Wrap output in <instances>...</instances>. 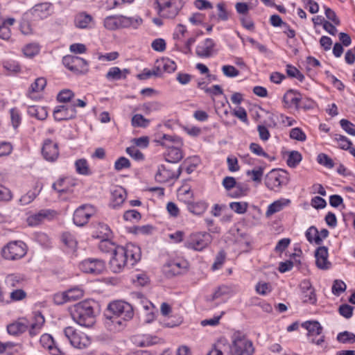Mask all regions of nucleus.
<instances>
[{"mask_svg": "<svg viewBox=\"0 0 355 355\" xmlns=\"http://www.w3.org/2000/svg\"><path fill=\"white\" fill-rule=\"evenodd\" d=\"M37 196V193L33 191H28L27 193L21 197L19 202L21 205H26L31 203Z\"/></svg>", "mask_w": 355, "mask_h": 355, "instance_id": "62", "label": "nucleus"}, {"mask_svg": "<svg viewBox=\"0 0 355 355\" xmlns=\"http://www.w3.org/2000/svg\"><path fill=\"white\" fill-rule=\"evenodd\" d=\"M119 16L121 28H127L132 27L135 29H137L143 22V19L139 16L132 17H126L124 15Z\"/></svg>", "mask_w": 355, "mask_h": 355, "instance_id": "22", "label": "nucleus"}, {"mask_svg": "<svg viewBox=\"0 0 355 355\" xmlns=\"http://www.w3.org/2000/svg\"><path fill=\"white\" fill-rule=\"evenodd\" d=\"M99 249L105 252H111L113 253L114 250L116 249L114 243L111 242L107 238L103 239L99 244Z\"/></svg>", "mask_w": 355, "mask_h": 355, "instance_id": "46", "label": "nucleus"}, {"mask_svg": "<svg viewBox=\"0 0 355 355\" xmlns=\"http://www.w3.org/2000/svg\"><path fill=\"white\" fill-rule=\"evenodd\" d=\"M181 146H182L174 145L168 148V150L166 160L168 164H171V163H177L182 159L183 155L180 148Z\"/></svg>", "mask_w": 355, "mask_h": 355, "instance_id": "25", "label": "nucleus"}, {"mask_svg": "<svg viewBox=\"0 0 355 355\" xmlns=\"http://www.w3.org/2000/svg\"><path fill=\"white\" fill-rule=\"evenodd\" d=\"M215 43L213 40L207 38L197 46L196 53L200 58H209L211 55Z\"/></svg>", "mask_w": 355, "mask_h": 355, "instance_id": "19", "label": "nucleus"}, {"mask_svg": "<svg viewBox=\"0 0 355 355\" xmlns=\"http://www.w3.org/2000/svg\"><path fill=\"white\" fill-rule=\"evenodd\" d=\"M141 259L140 248L133 243L116 246L110 261V267L114 272H119L125 266H133Z\"/></svg>", "mask_w": 355, "mask_h": 355, "instance_id": "1", "label": "nucleus"}, {"mask_svg": "<svg viewBox=\"0 0 355 355\" xmlns=\"http://www.w3.org/2000/svg\"><path fill=\"white\" fill-rule=\"evenodd\" d=\"M225 259V252L223 250L220 251L216 255L214 263L212 265V270L219 269L223 264Z\"/></svg>", "mask_w": 355, "mask_h": 355, "instance_id": "58", "label": "nucleus"}, {"mask_svg": "<svg viewBox=\"0 0 355 355\" xmlns=\"http://www.w3.org/2000/svg\"><path fill=\"white\" fill-rule=\"evenodd\" d=\"M285 205L286 202H283L282 200L275 201L268 206L266 212V217H270L272 214L280 211Z\"/></svg>", "mask_w": 355, "mask_h": 355, "instance_id": "41", "label": "nucleus"}, {"mask_svg": "<svg viewBox=\"0 0 355 355\" xmlns=\"http://www.w3.org/2000/svg\"><path fill=\"white\" fill-rule=\"evenodd\" d=\"M53 12L52 3L43 2L35 5L27 14L31 15L34 20H39L47 18Z\"/></svg>", "mask_w": 355, "mask_h": 355, "instance_id": "13", "label": "nucleus"}, {"mask_svg": "<svg viewBox=\"0 0 355 355\" xmlns=\"http://www.w3.org/2000/svg\"><path fill=\"white\" fill-rule=\"evenodd\" d=\"M46 85V81L44 78H37L33 83L31 84L29 89L28 94L30 97L33 98L34 93H37L42 91Z\"/></svg>", "mask_w": 355, "mask_h": 355, "instance_id": "30", "label": "nucleus"}, {"mask_svg": "<svg viewBox=\"0 0 355 355\" xmlns=\"http://www.w3.org/2000/svg\"><path fill=\"white\" fill-rule=\"evenodd\" d=\"M69 302L80 299L84 295V290L80 286H76L67 291Z\"/></svg>", "mask_w": 355, "mask_h": 355, "instance_id": "34", "label": "nucleus"}, {"mask_svg": "<svg viewBox=\"0 0 355 355\" xmlns=\"http://www.w3.org/2000/svg\"><path fill=\"white\" fill-rule=\"evenodd\" d=\"M128 73V69H124L121 71L119 67H113L109 69L105 77L109 80H118L125 79Z\"/></svg>", "mask_w": 355, "mask_h": 355, "instance_id": "27", "label": "nucleus"}, {"mask_svg": "<svg viewBox=\"0 0 355 355\" xmlns=\"http://www.w3.org/2000/svg\"><path fill=\"white\" fill-rule=\"evenodd\" d=\"M44 316L40 312L35 313L33 320L31 322L15 321L7 326V331L10 335L19 336L25 332L28 328V334L31 338L37 336L41 332L44 324Z\"/></svg>", "mask_w": 355, "mask_h": 355, "instance_id": "3", "label": "nucleus"}, {"mask_svg": "<svg viewBox=\"0 0 355 355\" xmlns=\"http://www.w3.org/2000/svg\"><path fill=\"white\" fill-rule=\"evenodd\" d=\"M98 305L92 300H86L73 305L71 309L73 320L80 326L92 327L96 322Z\"/></svg>", "mask_w": 355, "mask_h": 355, "instance_id": "2", "label": "nucleus"}, {"mask_svg": "<svg viewBox=\"0 0 355 355\" xmlns=\"http://www.w3.org/2000/svg\"><path fill=\"white\" fill-rule=\"evenodd\" d=\"M227 346L222 343H217L214 344L211 349L207 354V355H223V352L226 350Z\"/></svg>", "mask_w": 355, "mask_h": 355, "instance_id": "56", "label": "nucleus"}, {"mask_svg": "<svg viewBox=\"0 0 355 355\" xmlns=\"http://www.w3.org/2000/svg\"><path fill=\"white\" fill-rule=\"evenodd\" d=\"M289 182V175L282 169H272L266 176L265 184L270 190L277 191Z\"/></svg>", "mask_w": 355, "mask_h": 355, "instance_id": "7", "label": "nucleus"}, {"mask_svg": "<svg viewBox=\"0 0 355 355\" xmlns=\"http://www.w3.org/2000/svg\"><path fill=\"white\" fill-rule=\"evenodd\" d=\"M212 241V236L205 232L190 234L184 243V246L196 251H202L207 248Z\"/></svg>", "mask_w": 355, "mask_h": 355, "instance_id": "9", "label": "nucleus"}, {"mask_svg": "<svg viewBox=\"0 0 355 355\" xmlns=\"http://www.w3.org/2000/svg\"><path fill=\"white\" fill-rule=\"evenodd\" d=\"M123 218L125 220L138 221L141 218V214L137 210H128L124 213Z\"/></svg>", "mask_w": 355, "mask_h": 355, "instance_id": "59", "label": "nucleus"}, {"mask_svg": "<svg viewBox=\"0 0 355 355\" xmlns=\"http://www.w3.org/2000/svg\"><path fill=\"white\" fill-rule=\"evenodd\" d=\"M126 198L125 191L121 187L116 188L112 191V207L120 206L124 202Z\"/></svg>", "mask_w": 355, "mask_h": 355, "instance_id": "28", "label": "nucleus"}, {"mask_svg": "<svg viewBox=\"0 0 355 355\" xmlns=\"http://www.w3.org/2000/svg\"><path fill=\"white\" fill-rule=\"evenodd\" d=\"M182 173L180 167L176 168L168 163L162 164L158 167L155 175V180L157 182L165 183L173 179H178Z\"/></svg>", "mask_w": 355, "mask_h": 355, "instance_id": "10", "label": "nucleus"}, {"mask_svg": "<svg viewBox=\"0 0 355 355\" xmlns=\"http://www.w3.org/2000/svg\"><path fill=\"white\" fill-rule=\"evenodd\" d=\"M94 207L91 205H83L76 209L73 220L76 225L83 226L94 214Z\"/></svg>", "mask_w": 355, "mask_h": 355, "instance_id": "12", "label": "nucleus"}, {"mask_svg": "<svg viewBox=\"0 0 355 355\" xmlns=\"http://www.w3.org/2000/svg\"><path fill=\"white\" fill-rule=\"evenodd\" d=\"M290 137L300 141H304L306 139L305 133L298 128L291 129L290 131Z\"/></svg>", "mask_w": 355, "mask_h": 355, "instance_id": "52", "label": "nucleus"}, {"mask_svg": "<svg viewBox=\"0 0 355 355\" xmlns=\"http://www.w3.org/2000/svg\"><path fill=\"white\" fill-rule=\"evenodd\" d=\"M40 342L42 347L49 349L51 354L60 355L62 353L61 350L55 345L53 338L51 335L47 334H43L40 338Z\"/></svg>", "mask_w": 355, "mask_h": 355, "instance_id": "21", "label": "nucleus"}, {"mask_svg": "<svg viewBox=\"0 0 355 355\" xmlns=\"http://www.w3.org/2000/svg\"><path fill=\"white\" fill-rule=\"evenodd\" d=\"M54 211L50 209H42L37 213L28 217L27 223L30 226H36L45 220H51L54 216Z\"/></svg>", "mask_w": 355, "mask_h": 355, "instance_id": "16", "label": "nucleus"}, {"mask_svg": "<svg viewBox=\"0 0 355 355\" xmlns=\"http://www.w3.org/2000/svg\"><path fill=\"white\" fill-rule=\"evenodd\" d=\"M158 14L166 19L175 18L184 6L182 0H156Z\"/></svg>", "mask_w": 355, "mask_h": 355, "instance_id": "6", "label": "nucleus"}, {"mask_svg": "<svg viewBox=\"0 0 355 355\" xmlns=\"http://www.w3.org/2000/svg\"><path fill=\"white\" fill-rule=\"evenodd\" d=\"M234 188L235 190L230 193V196L232 198H240L246 196L249 190L247 185L241 183H236V186Z\"/></svg>", "mask_w": 355, "mask_h": 355, "instance_id": "39", "label": "nucleus"}, {"mask_svg": "<svg viewBox=\"0 0 355 355\" xmlns=\"http://www.w3.org/2000/svg\"><path fill=\"white\" fill-rule=\"evenodd\" d=\"M87 65V62L85 60L78 56H74L73 73H82L85 69Z\"/></svg>", "mask_w": 355, "mask_h": 355, "instance_id": "45", "label": "nucleus"}, {"mask_svg": "<svg viewBox=\"0 0 355 355\" xmlns=\"http://www.w3.org/2000/svg\"><path fill=\"white\" fill-rule=\"evenodd\" d=\"M92 24L93 17L85 12H79L75 16L74 24L76 28H89Z\"/></svg>", "mask_w": 355, "mask_h": 355, "instance_id": "20", "label": "nucleus"}, {"mask_svg": "<svg viewBox=\"0 0 355 355\" xmlns=\"http://www.w3.org/2000/svg\"><path fill=\"white\" fill-rule=\"evenodd\" d=\"M302 326L308 331L307 336L309 337L320 336L322 331V327L318 321H307Z\"/></svg>", "mask_w": 355, "mask_h": 355, "instance_id": "26", "label": "nucleus"}, {"mask_svg": "<svg viewBox=\"0 0 355 355\" xmlns=\"http://www.w3.org/2000/svg\"><path fill=\"white\" fill-rule=\"evenodd\" d=\"M236 179L230 176L225 177L222 182L223 186L228 191L234 189L236 186Z\"/></svg>", "mask_w": 355, "mask_h": 355, "instance_id": "63", "label": "nucleus"}, {"mask_svg": "<svg viewBox=\"0 0 355 355\" xmlns=\"http://www.w3.org/2000/svg\"><path fill=\"white\" fill-rule=\"evenodd\" d=\"M104 26L108 30H116L121 28L119 15L108 16L104 19Z\"/></svg>", "mask_w": 355, "mask_h": 355, "instance_id": "32", "label": "nucleus"}, {"mask_svg": "<svg viewBox=\"0 0 355 355\" xmlns=\"http://www.w3.org/2000/svg\"><path fill=\"white\" fill-rule=\"evenodd\" d=\"M302 155L296 150L290 152L287 159V164L291 168H295L302 160Z\"/></svg>", "mask_w": 355, "mask_h": 355, "instance_id": "40", "label": "nucleus"}, {"mask_svg": "<svg viewBox=\"0 0 355 355\" xmlns=\"http://www.w3.org/2000/svg\"><path fill=\"white\" fill-rule=\"evenodd\" d=\"M317 160L319 164L329 168H331L334 166L333 160L328 155L324 153L319 154L318 155Z\"/></svg>", "mask_w": 355, "mask_h": 355, "instance_id": "51", "label": "nucleus"}, {"mask_svg": "<svg viewBox=\"0 0 355 355\" xmlns=\"http://www.w3.org/2000/svg\"><path fill=\"white\" fill-rule=\"evenodd\" d=\"M1 256L6 260H18L24 257L27 252V246L21 241L8 243L1 249Z\"/></svg>", "mask_w": 355, "mask_h": 355, "instance_id": "8", "label": "nucleus"}, {"mask_svg": "<svg viewBox=\"0 0 355 355\" xmlns=\"http://www.w3.org/2000/svg\"><path fill=\"white\" fill-rule=\"evenodd\" d=\"M155 141L166 148H169L174 145L182 146V141L180 137L166 134H162L155 139Z\"/></svg>", "mask_w": 355, "mask_h": 355, "instance_id": "23", "label": "nucleus"}, {"mask_svg": "<svg viewBox=\"0 0 355 355\" xmlns=\"http://www.w3.org/2000/svg\"><path fill=\"white\" fill-rule=\"evenodd\" d=\"M151 47L155 51L163 52L166 49V42L164 39L157 38L153 41Z\"/></svg>", "mask_w": 355, "mask_h": 355, "instance_id": "61", "label": "nucleus"}, {"mask_svg": "<svg viewBox=\"0 0 355 355\" xmlns=\"http://www.w3.org/2000/svg\"><path fill=\"white\" fill-rule=\"evenodd\" d=\"M207 205L203 202H198L196 203H189L188 205V209L191 213L200 215L205 211L207 209Z\"/></svg>", "mask_w": 355, "mask_h": 355, "instance_id": "38", "label": "nucleus"}, {"mask_svg": "<svg viewBox=\"0 0 355 355\" xmlns=\"http://www.w3.org/2000/svg\"><path fill=\"white\" fill-rule=\"evenodd\" d=\"M108 311L112 315L106 313V318L119 324H121V320H118L119 318H121L123 320H128L132 318L134 314L132 306L129 303L122 300L110 303Z\"/></svg>", "mask_w": 355, "mask_h": 355, "instance_id": "4", "label": "nucleus"}, {"mask_svg": "<svg viewBox=\"0 0 355 355\" xmlns=\"http://www.w3.org/2000/svg\"><path fill=\"white\" fill-rule=\"evenodd\" d=\"M80 270L85 273L98 275L105 269V263L98 259H87L80 264Z\"/></svg>", "mask_w": 355, "mask_h": 355, "instance_id": "14", "label": "nucleus"}, {"mask_svg": "<svg viewBox=\"0 0 355 355\" xmlns=\"http://www.w3.org/2000/svg\"><path fill=\"white\" fill-rule=\"evenodd\" d=\"M315 263L318 268L327 270L331 266V263L328 261V249L325 246H321L316 249L315 252Z\"/></svg>", "mask_w": 355, "mask_h": 355, "instance_id": "18", "label": "nucleus"}, {"mask_svg": "<svg viewBox=\"0 0 355 355\" xmlns=\"http://www.w3.org/2000/svg\"><path fill=\"white\" fill-rule=\"evenodd\" d=\"M76 170L78 173L81 175H89L90 171L87 161L85 159H79L75 162Z\"/></svg>", "mask_w": 355, "mask_h": 355, "instance_id": "37", "label": "nucleus"}, {"mask_svg": "<svg viewBox=\"0 0 355 355\" xmlns=\"http://www.w3.org/2000/svg\"><path fill=\"white\" fill-rule=\"evenodd\" d=\"M334 139L338 142L339 147L343 150H349L352 145L350 140L341 135H336Z\"/></svg>", "mask_w": 355, "mask_h": 355, "instance_id": "48", "label": "nucleus"}, {"mask_svg": "<svg viewBox=\"0 0 355 355\" xmlns=\"http://www.w3.org/2000/svg\"><path fill=\"white\" fill-rule=\"evenodd\" d=\"M286 73L288 76L295 78L300 82H302L304 79V76L296 67L290 64L286 66Z\"/></svg>", "mask_w": 355, "mask_h": 355, "instance_id": "47", "label": "nucleus"}, {"mask_svg": "<svg viewBox=\"0 0 355 355\" xmlns=\"http://www.w3.org/2000/svg\"><path fill=\"white\" fill-rule=\"evenodd\" d=\"M255 289L257 293L265 295L271 291V286L268 283L259 282L257 284Z\"/></svg>", "mask_w": 355, "mask_h": 355, "instance_id": "64", "label": "nucleus"}, {"mask_svg": "<svg viewBox=\"0 0 355 355\" xmlns=\"http://www.w3.org/2000/svg\"><path fill=\"white\" fill-rule=\"evenodd\" d=\"M252 343L240 332H235L232 336L230 355H252Z\"/></svg>", "mask_w": 355, "mask_h": 355, "instance_id": "5", "label": "nucleus"}, {"mask_svg": "<svg viewBox=\"0 0 355 355\" xmlns=\"http://www.w3.org/2000/svg\"><path fill=\"white\" fill-rule=\"evenodd\" d=\"M22 282L23 279L19 275L10 274L6 277V284L11 287L19 286Z\"/></svg>", "mask_w": 355, "mask_h": 355, "instance_id": "43", "label": "nucleus"}, {"mask_svg": "<svg viewBox=\"0 0 355 355\" xmlns=\"http://www.w3.org/2000/svg\"><path fill=\"white\" fill-rule=\"evenodd\" d=\"M346 284L341 280H335L332 286V293L336 295H340L346 290Z\"/></svg>", "mask_w": 355, "mask_h": 355, "instance_id": "50", "label": "nucleus"}, {"mask_svg": "<svg viewBox=\"0 0 355 355\" xmlns=\"http://www.w3.org/2000/svg\"><path fill=\"white\" fill-rule=\"evenodd\" d=\"M246 173L248 176H251L253 181L261 182L263 174V168L262 167H258L252 171H248Z\"/></svg>", "mask_w": 355, "mask_h": 355, "instance_id": "54", "label": "nucleus"}, {"mask_svg": "<svg viewBox=\"0 0 355 355\" xmlns=\"http://www.w3.org/2000/svg\"><path fill=\"white\" fill-rule=\"evenodd\" d=\"M130 167V162L128 159L125 157H119L114 163V168L116 171H119L123 168H128Z\"/></svg>", "mask_w": 355, "mask_h": 355, "instance_id": "53", "label": "nucleus"}, {"mask_svg": "<svg viewBox=\"0 0 355 355\" xmlns=\"http://www.w3.org/2000/svg\"><path fill=\"white\" fill-rule=\"evenodd\" d=\"M163 272L164 275L168 277H173L175 275H178V270L177 266L175 265V261H169L166 262L163 266Z\"/></svg>", "mask_w": 355, "mask_h": 355, "instance_id": "36", "label": "nucleus"}, {"mask_svg": "<svg viewBox=\"0 0 355 355\" xmlns=\"http://www.w3.org/2000/svg\"><path fill=\"white\" fill-rule=\"evenodd\" d=\"M306 237L310 243L314 242L317 245H320L322 243V238L319 235L318 229L314 227H310L306 232Z\"/></svg>", "mask_w": 355, "mask_h": 355, "instance_id": "31", "label": "nucleus"}, {"mask_svg": "<svg viewBox=\"0 0 355 355\" xmlns=\"http://www.w3.org/2000/svg\"><path fill=\"white\" fill-rule=\"evenodd\" d=\"M73 96L74 94L71 90L63 89L58 94L57 99L59 102L67 103L70 101Z\"/></svg>", "mask_w": 355, "mask_h": 355, "instance_id": "49", "label": "nucleus"}, {"mask_svg": "<svg viewBox=\"0 0 355 355\" xmlns=\"http://www.w3.org/2000/svg\"><path fill=\"white\" fill-rule=\"evenodd\" d=\"M231 209L239 214H245L248 207V203L246 202H232L230 204Z\"/></svg>", "mask_w": 355, "mask_h": 355, "instance_id": "44", "label": "nucleus"}, {"mask_svg": "<svg viewBox=\"0 0 355 355\" xmlns=\"http://www.w3.org/2000/svg\"><path fill=\"white\" fill-rule=\"evenodd\" d=\"M222 71L225 76L229 78H234L239 74V71L232 65H223Z\"/></svg>", "mask_w": 355, "mask_h": 355, "instance_id": "55", "label": "nucleus"}, {"mask_svg": "<svg viewBox=\"0 0 355 355\" xmlns=\"http://www.w3.org/2000/svg\"><path fill=\"white\" fill-rule=\"evenodd\" d=\"M336 339L341 343L353 344L355 343V334L352 332L345 331L339 333L337 335Z\"/></svg>", "mask_w": 355, "mask_h": 355, "instance_id": "35", "label": "nucleus"}, {"mask_svg": "<svg viewBox=\"0 0 355 355\" xmlns=\"http://www.w3.org/2000/svg\"><path fill=\"white\" fill-rule=\"evenodd\" d=\"M63 334L64 337L69 341L70 344L78 349H83L89 344L87 336L81 332H77L72 327H66Z\"/></svg>", "mask_w": 355, "mask_h": 355, "instance_id": "11", "label": "nucleus"}, {"mask_svg": "<svg viewBox=\"0 0 355 355\" xmlns=\"http://www.w3.org/2000/svg\"><path fill=\"white\" fill-rule=\"evenodd\" d=\"M302 289L304 293L303 302L315 304L316 302V296L314 289L311 287L309 282H304L302 285Z\"/></svg>", "mask_w": 355, "mask_h": 355, "instance_id": "24", "label": "nucleus"}, {"mask_svg": "<svg viewBox=\"0 0 355 355\" xmlns=\"http://www.w3.org/2000/svg\"><path fill=\"white\" fill-rule=\"evenodd\" d=\"M131 123L135 128H146L150 123V120L140 114H137L132 116Z\"/></svg>", "mask_w": 355, "mask_h": 355, "instance_id": "33", "label": "nucleus"}, {"mask_svg": "<svg viewBox=\"0 0 355 355\" xmlns=\"http://www.w3.org/2000/svg\"><path fill=\"white\" fill-rule=\"evenodd\" d=\"M24 54L26 57L32 58L40 52V46L37 44H28L23 49Z\"/></svg>", "mask_w": 355, "mask_h": 355, "instance_id": "42", "label": "nucleus"}, {"mask_svg": "<svg viewBox=\"0 0 355 355\" xmlns=\"http://www.w3.org/2000/svg\"><path fill=\"white\" fill-rule=\"evenodd\" d=\"M42 153L44 159L47 161H55L59 155L58 144L53 143L51 139H46L43 144Z\"/></svg>", "mask_w": 355, "mask_h": 355, "instance_id": "15", "label": "nucleus"}, {"mask_svg": "<svg viewBox=\"0 0 355 355\" xmlns=\"http://www.w3.org/2000/svg\"><path fill=\"white\" fill-rule=\"evenodd\" d=\"M161 62L164 71L171 73L175 71L177 65L174 61L166 59L163 60Z\"/></svg>", "mask_w": 355, "mask_h": 355, "instance_id": "60", "label": "nucleus"}, {"mask_svg": "<svg viewBox=\"0 0 355 355\" xmlns=\"http://www.w3.org/2000/svg\"><path fill=\"white\" fill-rule=\"evenodd\" d=\"M61 241L63 244L70 250L75 251L77 246V241L75 237L69 232H64L61 236Z\"/></svg>", "mask_w": 355, "mask_h": 355, "instance_id": "29", "label": "nucleus"}, {"mask_svg": "<svg viewBox=\"0 0 355 355\" xmlns=\"http://www.w3.org/2000/svg\"><path fill=\"white\" fill-rule=\"evenodd\" d=\"M340 126L349 135L355 136V125L352 123L347 119H341L340 121Z\"/></svg>", "mask_w": 355, "mask_h": 355, "instance_id": "57", "label": "nucleus"}, {"mask_svg": "<svg viewBox=\"0 0 355 355\" xmlns=\"http://www.w3.org/2000/svg\"><path fill=\"white\" fill-rule=\"evenodd\" d=\"M284 102L287 108H295L300 110L302 107V98L301 94L290 89L284 96Z\"/></svg>", "mask_w": 355, "mask_h": 355, "instance_id": "17", "label": "nucleus"}]
</instances>
